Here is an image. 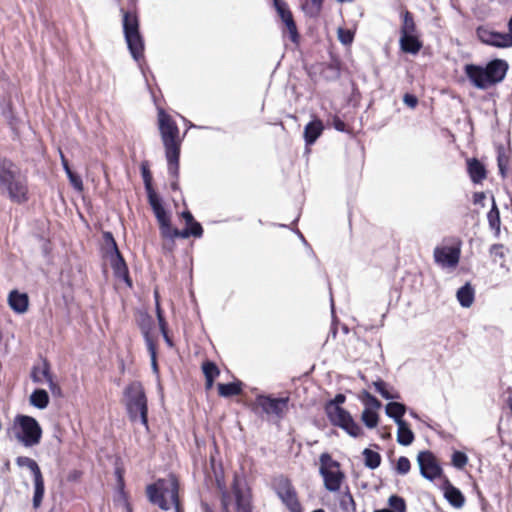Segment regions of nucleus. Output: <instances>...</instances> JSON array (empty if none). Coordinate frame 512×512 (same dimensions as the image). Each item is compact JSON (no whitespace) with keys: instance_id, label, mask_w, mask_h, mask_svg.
Listing matches in <instances>:
<instances>
[{"instance_id":"30","label":"nucleus","mask_w":512,"mask_h":512,"mask_svg":"<svg viewBox=\"0 0 512 512\" xmlns=\"http://www.w3.org/2000/svg\"><path fill=\"white\" fill-rule=\"evenodd\" d=\"M406 413V406L399 402H389L386 405V414L393 418L397 423L403 422V416Z\"/></svg>"},{"instance_id":"2","label":"nucleus","mask_w":512,"mask_h":512,"mask_svg":"<svg viewBox=\"0 0 512 512\" xmlns=\"http://www.w3.org/2000/svg\"><path fill=\"white\" fill-rule=\"evenodd\" d=\"M146 493L150 502L161 509L175 508L176 512H180L178 481L175 476L169 475L167 478L157 480L147 487Z\"/></svg>"},{"instance_id":"36","label":"nucleus","mask_w":512,"mask_h":512,"mask_svg":"<svg viewBox=\"0 0 512 512\" xmlns=\"http://www.w3.org/2000/svg\"><path fill=\"white\" fill-rule=\"evenodd\" d=\"M363 456L366 467L370 469H376L380 466L382 458L378 452L366 448L363 451Z\"/></svg>"},{"instance_id":"17","label":"nucleus","mask_w":512,"mask_h":512,"mask_svg":"<svg viewBox=\"0 0 512 512\" xmlns=\"http://www.w3.org/2000/svg\"><path fill=\"white\" fill-rule=\"evenodd\" d=\"M476 32L483 44L497 48L512 47V37L508 36L507 33H500L484 27H478Z\"/></svg>"},{"instance_id":"4","label":"nucleus","mask_w":512,"mask_h":512,"mask_svg":"<svg viewBox=\"0 0 512 512\" xmlns=\"http://www.w3.org/2000/svg\"><path fill=\"white\" fill-rule=\"evenodd\" d=\"M158 122L167 160H178L180 156V139L177 125L162 109L158 113Z\"/></svg>"},{"instance_id":"26","label":"nucleus","mask_w":512,"mask_h":512,"mask_svg":"<svg viewBox=\"0 0 512 512\" xmlns=\"http://www.w3.org/2000/svg\"><path fill=\"white\" fill-rule=\"evenodd\" d=\"M397 442L403 446L412 444L415 439L413 431L410 429L406 421L397 423Z\"/></svg>"},{"instance_id":"22","label":"nucleus","mask_w":512,"mask_h":512,"mask_svg":"<svg viewBox=\"0 0 512 512\" xmlns=\"http://www.w3.org/2000/svg\"><path fill=\"white\" fill-rule=\"evenodd\" d=\"M324 125L320 119H314L304 128V139L307 145L313 144L323 133Z\"/></svg>"},{"instance_id":"63","label":"nucleus","mask_w":512,"mask_h":512,"mask_svg":"<svg viewBox=\"0 0 512 512\" xmlns=\"http://www.w3.org/2000/svg\"><path fill=\"white\" fill-rule=\"evenodd\" d=\"M205 379H206L205 387L207 390H210L213 386L214 379H210V378H205Z\"/></svg>"},{"instance_id":"64","label":"nucleus","mask_w":512,"mask_h":512,"mask_svg":"<svg viewBox=\"0 0 512 512\" xmlns=\"http://www.w3.org/2000/svg\"><path fill=\"white\" fill-rule=\"evenodd\" d=\"M507 35L512 37V16L510 17L509 22H508V33H507Z\"/></svg>"},{"instance_id":"10","label":"nucleus","mask_w":512,"mask_h":512,"mask_svg":"<svg viewBox=\"0 0 512 512\" xmlns=\"http://www.w3.org/2000/svg\"><path fill=\"white\" fill-rule=\"evenodd\" d=\"M123 30L129 51L132 57L138 61L143 56L144 42L139 32L136 15L128 12L123 14Z\"/></svg>"},{"instance_id":"20","label":"nucleus","mask_w":512,"mask_h":512,"mask_svg":"<svg viewBox=\"0 0 512 512\" xmlns=\"http://www.w3.org/2000/svg\"><path fill=\"white\" fill-rule=\"evenodd\" d=\"M31 377L35 383H47L52 393H59V387L52 380L49 373V367L46 363H43L41 366L34 367Z\"/></svg>"},{"instance_id":"23","label":"nucleus","mask_w":512,"mask_h":512,"mask_svg":"<svg viewBox=\"0 0 512 512\" xmlns=\"http://www.w3.org/2000/svg\"><path fill=\"white\" fill-rule=\"evenodd\" d=\"M152 323V318L148 315H144L141 320V330L145 336L146 344L148 350L151 354L152 363L154 368L156 367V349L153 337L150 334V324Z\"/></svg>"},{"instance_id":"29","label":"nucleus","mask_w":512,"mask_h":512,"mask_svg":"<svg viewBox=\"0 0 512 512\" xmlns=\"http://www.w3.org/2000/svg\"><path fill=\"white\" fill-rule=\"evenodd\" d=\"M468 173L474 183H481L487 175L483 162H467Z\"/></svg>"},{"instance_id":"31","label":"nucleus","mask_w":512,"mask_h":512,"mask_svg":"<svg viewBox=\"0 0 512 512\" xmlns=\"http://www.w3.org/2000/svg\"><path fill=\"white\" fill-rule=\"evenodd\" d=\"M320 76L325 81H335L340 77V69L337 65L324 63L319 66Z\"/></svg>"},{"instance_id":"59","label":"nucleus","mask_w":512,"mask_h":512,"mask_svg":"<svg viewBox=\"0 0 512 512\" xmlns=\"http://www.w3.org/2000/svg\"><path fill=\"white\" fill-rule=\"evenodd\" d=\"M182 217L185 220L186 225L191 224L194 220L193 215L189 211H184Z\"/></svg>"},{"instance_id":"1","label":"nucleus","mask_w":512,"mask_h":512,"mask_svg":"<svg viewBox=\"0 0 512 512\" xmlns=\"http://www.w3.org/2000/svg\"><path fill=\"white\" fill-rule=\"evenodd\" d=\"M508 68L505 60L493 59L485 66L466 64L463 70L471 85L480 90H487L504 80Z\"/></svg>"},{"instance_id":"47","label":"nucleus","mask_w":512,"mask_h":512,"mask_svg":"<svg viewBox=\"0 0 512 512\" xmlns=\"http://www.w3.org/2000/svg\"><path fill=\"white\" fill-rule=\"evenodd\" d=\"M155 297H156V311H157V318H158V321H159V326H160V330L165 338V340L169 343H170V340L167 336V332H166V323H165V320L163 318V315H162V312H161V308H160V305H159V302H158V293L157 291H155Z\"/></svg>"},{"instance_id":"5","label":"nucleus","mask_w":512,"mask_h":512,"mask_svg":"<svg viewBox=\"0 0 512 512\" xmlns=\"http://www.w3.org/2000/svg\"><path fill=\"white\" fill-rule=\"evenodd\" d=\"M0 191L7 193L14 202L21 203L27 199V188L22 177L6 167L5 162H0Z\"/></svg>"},{"instance_id":"3","label":"nucleus","mask_w":512,"mask_h":512,"mask_svg":"<svg viewBox=\"0 0 512 512\" xmlns=\"http://www.w3.org/2000/svg\"><path fill=\"white\" fill-rule=\"evenodd\" d=\"M123 402L132 421L138 418L144 426H147V399L143 386L140 382H132L124 389Z\"/></svg>"},{"instance_id":"8","label":"nucleus","mask_w":512,"mask_h":512,"mask_svg":"<svg viewBox=\"0 0 512 512\" xmlns=\"http://www.w3.org/2000/svg\"><path fill=\"white\" fill-rule=\"evenodd\" d=\"M16 439L26 447H32L40 442L42 430L38 422L30 416H18L14 422Z\"/></svg>"},{"instance_id":"40","label":"nucleus","mask_w":512,"mask_h":512,"mask_svg":"<svg viewBox=\"0 0 512 512\" xmlns=\"http://www.w3.org/2000/svg\"><path fill=\"white\" fill-rule=\"evenodd\" d=\"M241 391L240 384L238 383H227L218 384V392L222 397H230L239 394Z\"/></svg>"},{"instance_id":"39","label":"nucleus","mask_w":512,"mask_h":512,"mask_svg":"<svg viewBox=\"0 0 512 512\" xmlns=\"http://www.w3.org/2000/svg\"><path fill=\"white\" fill-rule=\"evenodd\" d=\"M361 419L368 428L372 429L378 425L379 415L377 410L364 409L361 415Z\"/></svg>"},{"instance_id":"46","label":"nucleus","mask_w":512,"mask_h":512,"mask_svg":"<svg viewBox=\"0 0 512 512\" xmlns=\"http://www.w3.org/2000/svg\"><path fill=\"white\" fill-rule=\"evenodd\" d=\"M337 35L343 45H350L354 40V32L346 28H339Z\"/></svg>"},{"instance_id":"6","label":"nucleus","mask_w":512,"mask_h":512,"mask_svg":"<svg viewBox=\"0 0 512 512\" xmlns=\"http://www.w3.org/2000/svg\"><path fill=\"white\" fill-rule=\"evenodd\" d=\"M289 395L275 397L272 394H258V408L266 416L267 421L279 425L289 412Z\"/></svg>"},{"instance_id":"9","label":"nucleus","mask_w":512,"mask_h":512,"mask_svg":"<svg viewBox=\"0 0 512 512\" xmlns=\"http://www.w3.org/2000/svg\"><path fill=\"white\" fill-rule=\"evenodd\" d=\"M325 414L329 422L335 426L343 429L347 434L352 437H359L363 435V429L355 422L351 414L342 407L336 405H325Z\"/></svg>"},{"instance_id":"42","label":"nucleus","mask_w":512,"mask_h":512,"mask_svg":"<svg viewBox=\"0 0 512 512\" xmlns=\"http://www.w3.org/2000/svg\"><path fill=\"white\" fill-rule=\"evenodd\" d=\"M468 463L467 455L462 451H454L451 456V464L457 469H463Z\"/></svg>"},{"instance_id":"44","label":"nucleus","mask_w":512,"mask_h":512,"mask_svg":"<svg viewBox=\"0 0 512 512\" xmlns=\"http://www.w3.org/2000/svg\"><path fill=\"white\" fill-rule=\"evenodd\" d=\"M490 255L493 257V260L496 262L498 260L501 261V264L505 262L506 253H505V247L503 244L497 243L493 244L490 247Z\"/></svg>"},{"instance_id":"50","label":"nucleus","mask_w":512,"mask_h":512,"mask_svg":"<svg viewBox=\"0 0 512 512\" xmlns=\"http://www.w3.org/2000/svg\"><path fill=\"white\" fill-rule=\"evenodd\" d=\"M497 150V160H509L511 156V151L509 146H505L503 144H498L496 146Z\"/></svg>"},{"instance_id":"52","label":"nucleus","mask_w":512,"mask_h":512,"mask_svg":"<svg viewBox=\"0 0 512 512\" xmlns=\"http://www.w3.org/2000/svg\"><path fill=\"white\" fill-rule=\"evenodd\" d=\"M104 239L106 242V252L107 253L118 250L116 242L111 233H109V232L104 233Z\"/></svg>"},{"instance_id":"61","label":"nucleus","mask_w":512,"mask_h":512,"mask_svg":"<svg viewBox=\"0 0 512 512\" xmlns=\"http://www.w3.org/2000/svg\"><path fill=\"white\" fill-rule=\"evenodd\" d=\"M509 164H510V162H502V161L498 162L499 170L503 177H505V170L507 169Z\"/></svg>"},{"instance_id":"7","label":"nucleus","mask_w":512,"mask_h":512,"mask_svg":"<svg viewBox=\"0 0 512 512\" xmlns=\"http://www.w3.org/2000/svg\"><path fill=\"white\" fill-rule=\"evenodd\" d=\"M319 461V473L323 477L325 488L330 492L339 491L345 479V474L341 471L340 463L334 460L329 453H322Z\"/></svg>"},{"instance_id":"43","label":"nucleus","mask_w":512,"mask_h":512,"mask_svg":"<svg viewBox=\"0 0 512 512\" xmlns=\"http://www.w3.org/2000/svg\"><path fill=\"white\" fill-rule=\"evenodd\" d=\"M202 371L204 373L205 378L215 379L219 376L220 371L215 363L211 361H206L202 364Z\"/></svg>"},{"instance_id":"37","label":"nucleus","mask_w":512,"mask_h":512,"mask_svg":"<svg viewBox=\"0 0 512 512\" xmlns=\"http://www.w3.org/2000/svg\"><path fill=\"white\" fill-rule=\"evenodd\" d=\"M487 220H488L490 228L495 230L496 234H499L501 220H500V212H499V209L495 202H493V205L487 214Z\"/></svg>"},{"instance_id":"49","label":"nucleus","mask_w":512,"mask_h":512,"mask_svg":"<svg viewBox=\"0 0 512 512\" xmlns=\"http://www.w3.org/2000/svg\"><path fill=\"white\" fill-rule=\"evenodd\" d=\"M411 469L410 460L405 456H400L396 463V471L398 474L405 475Z\"/></svg>"},{"instance_id":"12","label":"nucleus","mask_w":512,"mask_h":512,"mask_svg":"<svg viewBox=\"0 0 512 512\" xmlns=\"http://www.w3.org/2000/svg\"><path fill=\"white\" fill-rule=\"evenodd\" d=\"M449 242V245L436 246L433 252L434 262L443 269H455L461 258V239L455 237Z\"/></svg>"},{"instance_id":"14","label":"nucleus","mask_w":512,"mask_h":512,"mask_svg":"<svg viewBox=\"0 0 512 512\" xmlns=\"http://www.w3.org/2000/svg\"><path fill=\"white\" fill-rule=\"evenodd\" d=\"M16 463L19 467H27L31 470L34 477V496H33V507L39 508L44 496V479L41 470L37 462L29 457L20 456L16 459Z\"/></svg>"},{"instance_id":"33","label":"nucleus","mask_w":512,"mask_h":512,"mask_svg":"<svg viewBox=\"0 0 512 512\" xmlns=\"http://www.w3.org/2000/svg\"><path fill=\"white\" fill-rule=\"evenodd\" d=\"M30 402L33 406L44 409L49 403L48 393L43 389L35 390L30 396Z\"/></svg>"},{"instance_id":"53","label":"nucleus","mask_w":512,"mask_h":512,"mask_svg":"<svg viewBox=\"0 0 512 512\" xmlns=\"http://www.w3.org/2000/svg\"><path fill=\"white\" fill-rule=\"evenodd\" d=\"M164 237H170V238H174V237H179V238H188L190 237V233L188 232V229H184L182 231L178 230V229H174L170 226V233L169 234H162Z\"/></svg>"},{"instance_id":"21","label":"nucleus","mask_w":512,"mask_h":512,"mask_svg":"<svg viewBox=\"0 0 512 512\" xmlns=\"http://www.w3.org/2000/svg\"><path fill=\"white\" fill-rule=\"evenodd\" d=\"M8 304L14 312L23 314L28 310V295L18 290H12L8 295Z\"/></svg>"},{"instance_id":"27","label":"nucleus","mask_w":512,"mask_h":512,"mask_svg":"<svg viewBox=\"0 0 512 512\" xmlns=\"http://www.w3.org/2000/svg\"><path fill=\"white\" fill-rule=\"evenodd\" d=\"M474 289L470 285V283H466L464 286L458 289L457 291V300L459 301L462 307L468 308L474 302Z\"/></svg>"},{"instance_id":"32","label":"nucleus","mask_w":512,"mask_h":512,"mask_svg":"<svg viewBox=\"0 0 512 512\" xmlns=\"http://www.w3.org/2000/svg\"><path fill=\"white\" fill-rule=\"evenodd\" d=\"M339 506L343 512H356V503L349 488L340 495Z\"/></svg>"},{"instance_id":"34","label":"nucleus","mask_w":512,"mask_h":512,"mask_svg":"<svg viewBox=\"0 0 512 512\" xmlns=\"http://www.w3.org/2000/svg\"><path fill=\"white\" fill-rule=\"evenodd\" d=\"M63 167L66 171V174L70 180V183L77 191L83 190V183L80 175L76 172V170L69 164V162H63Z\"/></svg>"},{"instance_id":"58","label":"nucleus","mask_w":512,"mask_h":512,"mask_svg":"<svg viewBox=\"0 0 512 512\" xmlns=\"http://www.w3.org/2000/svg\"><path fill=\"white\" fill-rule=\"evenodd\" d=\"M346 400V396L344 394H337L334 399L329 400L325 405H336L338 407H341V404H343Z\"/></svg>"},{"instance_id":"56","label":"nucleus","mask_w":512,"mask_h":512,"mask_svg":"<svg viewBox=\"0 0 512 512\" xmlns=\"http://www.w3.org/2000/svg\"><path fill=\"white\" fill-rule=\"evenodd\" d=\"M332 126L340 132L346 131L347 125L346 123L337 115H334L332 118Z\"/></svg>"},{"instance_id":"19","label":"nucleus","mask_w":512,"mask_h":512,"mask_svg":"<svg viewBox=\"0 0 512 512\" xmlns=\"http://www.w3.org/2000/svg\"><path fill=\"white\" fill-rule=\"evenodd\" d=\"M399 46L402 52L417 55L423 47V42L420 34L400 35Z\"/></svg>"},{"instance_id":"18","label":"nucleus","mask_w":512,"mask_h":512,"mask_svg":"<svg viewBox=\"0 0 512 512\" xmlns=\"http://www.w3.org/2000/svg\"><path fill=\"white\" fill-rule=\"evenodd\" d=\"M442 490L445 499L450 503L454 508H461L465 503V497L462 492L456 488L450 480L444 476Z\"/></svg>"},{"instance_id":"62","label":"nucleus","mask_w":512,"mask_h":512,"mask_svg":"<svg viewBox=\"0 0 512 512\" xmlns=\"http://www.w3.org/2000/svg\"><path fill=\"white\" fill-rule=\"evenodd\" d=\"M506 403H507V406L510 409L511 414H512V391L509 393V396L507 397Z\"/></svg>"},{"instance_id":"35","label":"nucleus","mask_w":512,"mask_h":512,"mask_svg":"<svg viewBox=\"0 0 512 512\" xmlns=\"http://www.w3.org/2000/svg\"><path fill=\"white\" fill-rule=\"evenodd\" d=\"M159 224L162 234L170 233V220L163 206L157 207L153 210Z\"/></svg>"},{"instance_id":"41","label":"nucleus","mask_w":512,"mask_h":512,"mask_svg":"<svg viewBox=\"0 0 512 512\" xmlns=\"http://www.w3.org/2000/svg\"><path fill=\"white\" fill-rule=\"evenodd\" d=\"M361 400L365 406V409L378 410L381 407V402L366 390L362 392Z\"/></svg>"},{"instance_id":"55","label":"nucleus","mask_w":512,"mask_h":512,"mask_svg":"<svg viewBox=\"0 0 512 512\" xmlns=\"http://www.w3.org/2000/svg\"><path fill=\"white\" fill-rule=\"evenodd\" d=\"M141 170H142V176H143V179H144L146 190H151V188H152V184H151L152 177H151L150 171H149V169L147 168L146 165H142Z\"/></svg>"},{"instance_id":"25","label":"nucleus","mask_w":512,"mask_h":512,"mask_svg":"<svg viewBox=\"0 0 512 512\" xmlns=\"http://www.w3.org/2000/svg\"><path fill=\"white\" fill-rule=\"evenodd\" d=\"M110 261H111V264H112L115 274L118 277L125 279V281L130 285L129 279H128L127 268H126V265H125V262H124L122 256L120 255L119 250L110 252Z\"/></svg>"},{"instance_id":"28","label":"nucleus","mask_w":512,"mask_h":512,"mask_svg":"<svg viewBox=\"0 0 512 512\" xmlns=\"http://www.w3.org/2000/svg\"><path fill=\"white\" fill-rule=\"evenodd\" d=\"M324 0H305L301 7L306 16L317 18L323 9Z\"/></svg>"},{"instance_id":"38","label":"nucleus","mask_w":512,"mask_h":512,"mask_svg":"<svg viewBox=\"0 0 512 512\" xmlns=\"http://www.w3.org/2000/svg\"><path fill=\"white\" fill-rule=\"evenodd\" d=\"M373 387L375 388V391L379 393L383 398L385 399H399L400 395L398 392L392 393L389 391L387 387V383L383 381L382 379H378L373 382Z\"/></svg>"},{"instance_id":"16","label":"nucleus","mask_w":512,"mask_h":512,"mask_svg":"<svg viewBox=\"0 0 512 512\" xmlns=\"http://www.w3.org/2000/svg\"><path fill=\"white\" fill-rule=\"evenodd\" d=\"M273 5L285 25L283 32L288 33L291 42L298 44L300 35L287 3L284 0H273Z\"/></svg>"},{"instance_id":"48","label":"nucleus","mask_w":512,"mask_h":512,"mask_svg":"<svg viewBox=\"0 0 512 512\" xmlns=\"http://www.w3.org/2000/svg\"><path fill=\"white\" fill-rule=\"evenodd\" d=\"M155 297H156V311H157V318H158V321H159V326H160V330L165 338V340L169 343H170V340L167 336V332H166V323H165V320L163 318V315H162V312H161V308H160V305H159V302H158V293L157 291H155Z\"/></svg>"},{"instance_id":"54","label":"nucleus","mask_w":512,"mask_h":512,"mask_svg":"<svg viewBox=\"0 0 512 512\" xmlns=\"http://www.w3.org/2000/svg\"><path fill=\"white\" fill-rule=\"evenodd\" d=\"M147 193H148L149 203L153 210L156 209L157 207L162 206L160 199L157 196V194L155 193V191L153 190V188H151V190H147Z\"/></svg>"},{"instance_id":"51","label":"nucleus","mask_w":512,"mask_h":512,"mask_svg":"<svg viewBox=\"0 0 512 512\" xmlns=\"http://www.w3.org/2000/svg\"><path fill=\"white\" fill-rule=\"evenodd\" d=\"M186 229H188L190 235L194 237H201L203 234L201 224L196 221H193L191 224L186 225Z\"/></svg>"},{"instance_id":"60","label":"nucleus","mask_w":512,"mask_h":512,"mask_svg":"<svg viewBox=\"0 0 512 512\" xmlns=\"http://www.w3.org/2000/svg\"><path fill=\"white\" fill-rule=\"evenodd\" d=\"M115 474H116V476H117V479H118V483H119V487H120V489H123L124 482H123V473H122V470H121V469H116Z\"/></svg>"},{"instance_id":"57","label":"nucleus","mask_w":512,"mask_h":512,"mask_svg":"<svg viewBox=\"0 0 512 512\" xmlns=\"http://www.w3.org/2000/svg\"><path fill=\"white\" fill-rule=\"evenodd\" d=\"M403 102L409 106L410 108H415L418 104V99L415 95L413 94H410V93H406L404 96H403Z\"/></svg>"},{"instance_id":"11","label":"nucleus","mask_w":512,"mask_h":512,"mask_svg":"<svg viewBox=\"0 0 512 512\" xmlns=\"http://www.w3.org/2000/svg\"><path fill=\"white\" fill-rule=\"evenodd\" d=\"M222 506L225 512H252L251 489L237 482L233 495H223Z\"/></svg>"},{"instance_id":"24","label":"nucleus","mask_w":512,"mask_h":512,"mask_svg":"<svg viewBox=\"0 0 512 512\" xmlns=\"http://www.w3.org/2000/svg\"><path fill=\"white\" fill-rule=\"evenodd\" d=\"M420 34L414 20V15L409 10L401 12L400 35Z\"/></svg>"},{"instance_id":"45","label":"nucleus","mask_w":512,"mask_h":512,"mask_svg":"<svg viewBox=\"0 0 512 512\" xmlns=\"http://www.w3.org/2000/svg\"><path fill=\"white\" fill-rule=\"evenodd\" d=\"M388 503L393 510L397 512H406V502L402 497L392 495L389 498Z\"/></svg>"},{"instance_id":"15","label":"nucleus","mask_w":512,"mask_h":512,"mask_svg":"<svg viewBox=\"0 0 512 512\" xmlns=\"http://www.w3.org/2000/svg\"><path fill=\"white\" fill-rule=\"evenodd\" d=\"M417 462L420 474L427 480L434 481L437 478H443V469L437 457L429 450L420 451L417 455Z\"/></svg>"},{"instance_id":"13","label":"nucleus","mask_w":512,"mask_h":512,"mask_svg":"<svg viewBox=\"0 0 512 512\" xmlns=\"http://www.w3.org/2000/svg\"><path fill=\"white\" fill-rule=\"evenodd\" d=\"M273 487L289 512H303L298 492L287 476L279 475L275 477L273 479Z\"/></svg>"}]
</instances>
